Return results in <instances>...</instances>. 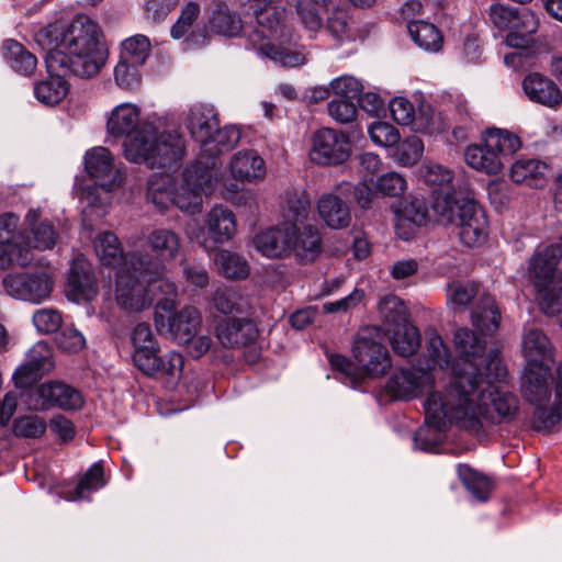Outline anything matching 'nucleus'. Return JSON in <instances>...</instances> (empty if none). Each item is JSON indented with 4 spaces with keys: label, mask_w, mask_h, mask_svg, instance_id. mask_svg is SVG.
<instances>
[{
    "label": "nucleus",
    "mask_w": 562,
    "mask_h": 562,
    "mask_svg": "<svg viewBox=\"0 0 562 562\" xmlns=\"http://www.w3.org/2000/svg\"><path fill=\"white\" fill-rule=\"evenodd\" d=\"M507 374L502 359L492 353L483 376L471 382L470 375L463 374L457 387L447 389L446 405L460 428L477 432L483 419L502 424L517 417L519 400L504 386Z\"/></svg>",
    "instance_id": "obj_1"
},
{
    "label": "nucleus",
    "mask_w": 562,
    "mask_h": 562,
    "mask_svg": "<svg viewBox=\"0 0 562 562\" xmlns=\"http://www.w3.org/2000/svg\"><path fill=\"white\" fill-rule=\"evenodd\" d=\"M46 49L48 72L69 71L79 77H92L105 61L99 25L87 15H77L69 24H49L35 35Z\"/></svg>",
    "instance_id": "obj_2"
},
{
    "label": "nucleus",
    "mask_w": 562,
    "mask_h": 562,
    "mask_svg": "<svg viewBox=\"0 0 562 562\" xmlns=\"http://www.w3.org/2000/svg\"><path fill=\"white\" fill-rule=\"evenodd\" d=\"M106 132L114 137H126L124 157L134 164L167 167L183 153V140L179 134L158 133L143 121L140 108L132 102L120 103L106 114Z\"/></svg>",
    "instance_id": "obj_3"
},
{
    "label": "nucleus",
    "mask_w": 562,
    "mask_h": 562,
    "mask_svg": "<svg viewBox=\"0 0 562 562\" xmlns=\"http://www.w3.org/2000/svg\"><path fill=\"white\" fill-rule=\"evenodd\" d=\"M311 202L305 190L292 189L283 205V257L293 256L302 262L314 261L323 250L319 229L307 223Z\"/></svg>",
    "instance_id": "obj_4"
},
{
    "label": "nucleus",
    "mask_w": 562,
    "mask_h": 562,
    "mask_svg": "<svg viewBox=\"0 0 562 562\" xmlns=\"http://www.w3.org/2000/svg\"><path fill=\"white\" fill-rule=\"evenodd\" d=\"M85 168L89 176L95 179V184L85 187L79 195L83 204V214L95 213L99 217L105 213L109 193L119 188L124 179L120 168L114 165L110 150L99 146L89 149L85 155Z\"/></svg>",
    "instance_id": "obj_5"
},
{
    "label": "nucleus",
    "mask_w": 562,
    "mask_h": 562,
    "mask_svg": "<svg viewBox=\"0 0 562 562\" xmlns=\"http://www.w3.org/2000/svg\"><path fill=\"white\" fill-rule=\"evenodd\" d=\"M551 374L549 367H526L521 392L525 400L536 406L535 424L537 428H549L562 420V363L555 370L554 405H544L551 395Z\"/></svg>",
    "instance_id": "obj_6"
},
{
    "label": "nucleus",
    "mask_w": 562,
    "mask_h": 562,
    "mask_svg": "<svg viewBox=\"0 0 562 562\" xmlns=\"http://www.w3.org/2000/svg\"><path fill=\"white\" fill-rule=\"evenodd\" d=\"M449 366L448 348L437 333H431L427 341L425 363L394 373L386 384L387 392L397 400L415 397L424 387L434 383L431 371Z\"/></svg>",
    "instance_id": "obj_7"
},
{
    "label": "nucleus",
    "mask_w": 562,
    "mask_h": 562,
    "mask_svg": "<svg viewBox=\"0 0 562 562\" xmlns=\"http://www.w3.org/2000/svg\"><path fill=\"white\" fill-rule=\"evenodd\" d=\"M453 344L459 358L451 361L448 353L449 366L441 368L442 370L450 369L452 373V380L446 389L457 387L463 374H469L471 382L476 381L486 372L487 362L492 353H496V357L501 358L496 349L486 351V340L468 328L456 330Z\"/></svg>",
    "instance_id": "obj_8"
},
{
    "label": "nucleus",
    "mask_w": 562,
    "mask_h": 562,
    "mask_svg": "<svg viewBox=\"0 0 562 562\" xmlns=\"http://www.w3.org/2000/svg\"><path fill=\"white\" fill-rule=\"evenodd\" d=\"M521 147L519 137L507 130L491 128L483 145H470L464 151L467 165L487 175H496L503 168V157L515 154Z\"/></svg>",
    "instance_id": "obj_9"
},
{
    "label": "nucleus",
    "mask_w": 562,
    "mask_h": 562,
    "mask_svg": "<svg viewBox=\"0 0 562 562\" xmlns=\"http://www.w3.org/2000/svg\"><path fill=\"white\" fill-rule=\"evenodd\" d=\"M280 0H247L246 10L251 13L258 27L249 36L250 43L261 55L278 60L281 42Z\"/></svg>",
    "instance_id": "obj_10"
},
{
    "label": "nucleus",
    "mask_w": 562,
    "mask_h": 562,
    "mask_svg": "<svg viewBox=\"0 0 562 562\" xmlns=\"http://www.w3.org/2000/svg\"><path fill=\"white\" fill-rule=\"evenodd\" d=\"M151 254L131 251V265L142 272L159 274L166 272V265L180 255L182 243L178 233L169 228H154L146 236Z\"/></svg>",
    "instance_id": "obj_11"
},
{
    "label": "nucleus",
    "mask_w": 562,
    "mask_h": 562,
    "mask_svg": "<svg viewBox=\"0 0 562 562\" xmlns=\"http://www.w3.org/2000/svg\"><path fill=\"white\" fill-rule=\"evenodd\" d=\"M114 297L117 306L127 313H139L153 304V295L145 272L132 267L128 256L115 273Z\"/></svg>",
    "instance_id": "obj_12"
},
{
    "label": "nucleus",
    "mask_w": 562,
    "mask_h": 562,
    "mask_svg": "<svg viewBox=\"0 0 562 562\" xmlns=\"http://www.w3.org/2000/svg\"><path fill=\"white\" fill-rule=\"evenodd\" d=\"M216 184L213 170L207 165L196 164L186 168L180 182L176 181L173 205L188 214L199 213L203 196L210 195Z\"/></svg>",
    "instance_id": "obj_13"
},
{
    "label": "nucleus",
    "mask_w": 562,
    "mask_h": 562,
    "mask_svg": "<svg viewBox=\"0 0 562 562\" xmlns=\"http://www.w3.org/2000/svg\"><path fill=\"white\" fill-rule=\"evenodd\" d=\"M447 389L432 392L425 402V425L415 432V445L424 451H434L442 441L447 427L458 418L450 416L446 405Z\"/></svg>",
    "instance_id": "obj_14"
},
{
    "label": "nucleus",
    "mask_w": 562,
    "mask_h": 562,
    "mask_svg": "<svg viewBox=\"0 0 562 562\" xmlns=\"http://www.w3.org/2000/svg\"><path fill=\"white\" fill-rule=\"evenodd\" d=\"M2 285L11 297L40 304L49 299L54 280L47 270L36 269L8 273L2 279Z\"/></svg>",
    "instance_id": "obj_15"
},
{
    "label": "nucleus",
    "mask_w": 562,
    "mask_h": 562,
    "mask_svg": "<svg viewBox=\"0 0 562 562\" xmlns=\"http://www.w3.org/2000/svg\"><path fill=\"white\" fill-rule=\"evenodd\" d=\"M382 336L378 329L362 330L353 345V356L367 375L376 378L386 373L391 368L390 355L381 342Z\"/></svg>",
    "instance_id": "obj_16"
},
{
    "label": "nucleus",
    "mask_w": 562,
    "mask_h": 562,
    "mask_svg": "<svg viewBox=\"0 0 562 562\" xmlns=\"http://www.w3.org/2000/svg\"><path fill=\"white\" fill-rule=\"evenodd\" d=\"M34 403L30 406L33 411H47L60 408L64 411L79 409L83 405L81 393L64 382L48 381L40 384L32 393Z\"/></svg>",
    "instance_id": "obj_17"
},
{
    "label": "nucleus",
    "mask_w": 562,
    "mask_h": 562,
    "mask_svg": "<svg viewBox=\"0 0 562 562\" xmlns=\"http://www.w3.org/2000/svg\"><path fill=\"white\" fill-rule=\"evenodd\" d=\"M312 161L322 166L341 165L350 156L348 136L333 128H322L313 137L310 151Z\"/></svg>",
    "instance_id": "obj_18"
},
{
    "label": "nucleus",
    "mask_w": 562,
    "mask_h": 562,
    "mask_svg": "<svg viewBox=\"0 0 562 562\" xmlns=\"http://www.w3.org/2000/svg\"><path fill=\"white\" fill-rule=\"evenodd\" d=\"M461 241L469 247L481 245L487 236V218L484 210L475 202L473 195L467 191L459 206L458 221Z\"/></svg>",
    "instance_id": "obj_19"
},
{
    "label": "nucleus",
    "mask_w": 562,
    "mask_h": 562,
    "mask_svg": "<svg viewBox=\"0 0 562 562\" xmlns=\"http://www.w3.org/2000/svg\"><path fill=\"white\" fill-rule=\"evenodd\" d=\"M204 227L207 234V238L203 241L205 248L213 245L225 244L236 234V216L228 207L222 204H215L205 214Z\"/></svg>",
    "instance_id": "obj_20"
},
{
    "label": "nucleus",
    "mask_w": 562,
    "mask_h": 562,
    "mask_svg": "<svg viewBox=\"0 0 562 562\" xmlns=\"http://www.w3.org/2000/svg\"><path fill=\"white\" fill-rule=\"evenodd\" d=\"M67 295L79 303L91 301L98 294L97 279L92 266L82 257L74 260L67 278Z\"/></svg>",
    "instance_id": "obj_21"
},
{
    "label": "nucleus",
    "mask_w": 562,
    "mask_h": 562,
    "mask_svg": "<svg viewBox=\"0 0 562 562\" xmlns=\"http://www.w3.org/2000/svg\"><path fill=\"white\" fill-rule=\"evenodd\" d=\"M133 361L140 371L155 370V353H159L157 339L147 323H138L132 329Z\"/></svg>",
    "instance_id": "obj_22"
},
{
    "label": "nucleus",
    "mask_w": 562,
    "mask_h": 562,
    "mask_svg": "<svg viewBox=\"0 0 562 562\" xmlns=\"http://www.w3.org/2000/svg\"><path fill=\"white\" fill-rule=\"evenodd\" d=\"M390 111L393 120L401 125H411L418 132H428L432 125L431 109L422 106L416 113L413 104L403 97H396L390 101Z\"/></svg>",
    "instance_id": "obj_23"
},
{
    "label": "nucleus",
    "mask_w": 562,
    "mask_h": 562,
    "mask_svg": "<svg viewBox=\"0 0 562 562\" xmlns=\"http://www.w3.org/2000/svg\"><path fill=\"white\" fill-rule=\"evenodd\" d=\"M522 90L530 101L548 108H555L562 102V93L555 82L538 72L525 77Z\"/></svg>",
    "instance_id": "obj_24"
},
{
    "label": "nucleus",
    "mask_w": 562,
    "mask_h": 562,
    "mask_svg": "<svg viewBox=\"0 0 562 562\" xmlns=\"http://www.w3.org/2000/svg\"><path fill=\"white\" fill-rule=\"evenodd\" d=\"M216 337L226 348H239L256 339L257 329L248 319H227L217 325Z\"/></svg>",
    "instance_id": "obj_25"
},
{
    "label": "nucleus",
    "mask_w": 562,
    "mask_h": 562,
    "mask_svg": "<svg viewBox=\"0 0 562 562\" xmlns=\"http://www.w3.org/2000/svg\"><path fill=\"white\" fill-rule=\"evenodd\" d=\"M526 367H549L552 361V346L546 334L538 328H528L522 338Z\"/></svg>",
    "instance_id": "obj_26"
},
{
    "label": "nucleus",
    "mask_w": 562,
    "mask_h": 562,
    "mask_svg": "<svg viewBox=\"0 0 562 562\" xmlns=\"http://www.w3.org/2000/svg\"><path fill=\"white\" fill-rule=\"evenodd\" d=\"M539 21L533 12L522 8L516 10L509 33L505 38V43L514 48H528L532 43V34L537 32Z\"/></svg>",
    "instance_id": "obj_27"
},
{
    "label": "nucleus",
    "mask_w": 562,
    "mask_h": 562,
    "mask_svg": "<svg viewBox=\"0 0 562 562\" xmlns=\"http://www.w3.org/2000/svg\"><path fill=\"white\" fill-rule=\"evenodd\" d=\"M317 212L324 223L333 229H342L349 226L351 214L349 206L333 192L323 193L317 201Z\"/></svg>",
    "instance_id": "obj_28"
},
{
    "label": "nucleus",
    "mask_w": 562,
    "mask_h": 562,
    "mask_svg": "<svg viewBox=\"0 0 562 562\" xmlns=\"http://www.w3.org/2000/svg\"><path fill=\"white\" fill-rule=\"evenodd\" d=\"M548 165L537 158L520 157L510 167V179L515 183L542 188L547 182Z\"/></svg>",
    "instance_id": "obj_29"
},
{
    "label": "nucleus",
    "mask_w": 562,
    "mask_h": 562,
    "mask_svg": "<svg viewBox=\"0 0 562 562\" xmlns=\"http://www.w3.org/2000/svg\"><path fill=\"white\" fill-rule=\"evenodd\" d=\"M218 119L213 108L207 105H193L188 113L187 128L191 136L201 144V149L210 139L216 127Z\"/></svg>",
    "instance_id": "obj_30"
},
{
    "label": "nucleus",
    "mask_w": 562,
    "mask_h": 562,
    "mask_svg": "<svg viewBox=\"0 0 562 562\" xmlns=\"http://www.w3.org/2000/svg\"><path fill=\"white\" fill-rule=\"evenodd\" d=\"M229 171L237 181L252 182L265 176V161L254 150H240L233 156Z\"/></svg>",
    "instance_id": "obj_31"
},
{
    "label": "nucleus",
    "mask_w": 562,
    "mask_h": 562,
    "mask_svg": "<svg viewBox=\"0 0 562 562\" xmlns=\"http://www.w3.org/2000/svg\"><path fill=\"white\" fill-rule=\"evenodd\" d=\"M176 180L168 173H155L147 182L146 198L157 209L166 210L173 205Z\"/></svg>",
    "instance_id": "obj_32"
},
{
    "label": "nucleus",
    "mask_w": 562,
    "mask_h": 562,
    "mask_svg": "<svg viewBox=\"0 0 562 562\" xmlns=\"http://www.w3.org/2000/svg\"><path fill=\"white\" fill-rule=\"evenodd\" d=\"M94 252L99 261L108 267H121L125 259L131 255L124 256L121 243L117 236L112 232H102L93 240Z\"/></svg>",
    "instance_id": "obj_33"
},
{
    "label": "nucleus",
    "mask_w": 562,
    "mask_h": 562,
    "mask_svg": "<svg viewBox=\"0 0 562 562\" xmlns=\"http://www.w3.org/2000/svg\"><path fill=\"white\" fill-rule=\"evenodd\" d=\"M201 325V314L193 306H184L169 317V333L176 341H188Z\"/></svg>",
    "instance_id": "obj_34"
},
{
    "label": "nucleus",
    "mask_w": 562,
    "mask_h": 562,
    "mask_svg": "<svg viewBox=\"0 0 562 562\" xmlns=\"http://www.w3.org/2000/svg\"><path fill=\"white\" fill-rule=\"evenodd\" d=\"M429 218V211L425 201L417 198L412 199L405 203L398 214L396 224L397 233L403 239L407 240L413 235V231H405V227L408 224L423 226L428 222Z\"/></svg>",
    "instance_id": "obj_35"
},
{
    "label": "nucleus",
    "mask_w": 562,
    "mask_h": 562,
    "mask_svg": "<svg viewBox=\"0 0 562 562\" xmlns=\"http://www.w3.org/2000/svg\"><path fill=\"white\" fill-rule=\"evenodd\" d=\"M69 71L48 72L49 78L35 85L34 93L36 99L45 105L59 103L68 92V85L64 75Z\"/></svg>",
    "instance_id": "obj_36"
},
{
    "label": "nucleus",
    "mask_w": 562,
    "mask_h": 562,
    "mask_svg": "<svg viewBox=\"0 0 562 562\" xmlns=\"http://www.w3.org/2000/svg\"><path fill=\"white\" fill-rule=\"evenodd\" d=\"M501 313L492 296L483 294L472 312V324L482 334H493L499 325Z\"/></svg>",
    "instance_id": "obj_37"
},
{
    "label": "nucleus",
    "mask_w": 562,
    "mask_h": 562,
    "mask_svg": "<svg viewBox=\"0 0 562 562\" xmlns=\"http://www.w3.org/2000/svg\"><path fill=\"white\" fill-rule=\"evenodd\" d=\"M408 33L415 44L426 52H438L442 46V35L439 30L426 21H411Z\"/></svg>",
    "instance_id": "obj_38"
},
{
    "label": "nucleus",
    "mask_w": 562,
    "mask_h": 562,
    "mask_svg": "<svg viewBox=\"0 0 562 562\" xmlns=\"http://www.w3.org/2000/svg\"><path fill=\"white\" fill-rule=\"evenodd\" d=\"M240 140V132L236 126L216 127L210 139L201 149L206 157L213 158L233 149Z\"/></svg>",
    "instance_id": "obj_39"
},
{
    "label": "nucleus",
    "mask_w": 562,
    "mask_h": 562,
    "mask_svg": "<svg viewBox=\"0 0 562 562\" xmlns=\"http://www.w3.org/2000/svg\"><path fill=\"white\" fill-rule=\"evenodd\" d=\"M3 57L12 69L23 75H31L37 64V59L33 54L12 40L3 43Z\"/></svg>",
    "instance_id": "obj_40"
},
{
    "label": "nucleus",
    "mask_w": 562,
    "mask_h": 562,
    "mask_svg": "<svg viewBox=\"0 0 562 562\" xmlns=\"http://www.w3.org/2000/svg\"><path fill=\"white\" fill-rule=\"evenodd\" d=\"M386 330L387 333H392L391 344L397 355L407 357L418 349L420 345L419 331L409 323L394 328H387Z\"/></svg>",
    "instance_id": "obj_41"
},
{
    "label": "nucleus",
    "mask_w": 562,
    "mask_h": 562,
    "mask_svg": "<svg viewBox=\"0 0 562 562\" xmlns=\"http://www.w3.org/2000/svg\"><path fill=\"white\" fill-rule=\"evenodd\" d=\"M458 475L470 494L480 502L488 499L493 490L491 480L467 464L458 465Z\"/></svg>",
    "instance_id": "obj_42"
},
{
    "label": "nucleus",
    "mask_w": 562,
    "mask_h": 562,
    "mask_svg": "<svg viewBox=\"0 0 562 562\" xmlns=\"http://www.w3.org/2000/svg\"><path fill=\"white\" fill-rule=\"evenodd\" d=\"M215 265L220 272L227 279L238 280L249 276L250 268L247 260L227 249H221L215 255Z\"/></svg>",
    "instance_id": "obj_43"
},
{
    "label": "nucleus",
    "mask_w": 562,
    "mask_h": 562,
    "mask_svg": "<svg viewBox=\"0 0 562 562\" xmlns=\"http://www.w3.org/2000/svg\"><path fill=\"white\" fill-rule=\"evenodd\" d=\"M211 29L223 36L234 37L243 30V22L239 14L229 10L224 4H218L211 19Z\"/></svg>",
    "instance_id": "obj_44"
},
{
    "label": "nucleus",
    "mask_w": 562,
    "mask_h": 562,
    "mask_svg": "<svg viewBox=\"0 0 562 562\" xmlns=\"http://www.w3.org/2000/svg\"><path fill=\"white\" fill-rule=\"evenodd\" d=\"M462 200L457 199L454 193L440 192L436 194L431 204L435 220L443 225L456 224Z\"/></svg>",
    "instance_id": "obj_45"
},
{
    "label": "nucleus",
    "mask_w": 562,
    "mask_h": 562,
    "mask_svg": "<svg viewBox=\"0 0 562 562\" xmlns=\"http://www.w3.org/2000/svg\"><path fill=\"white\" fill-rule=\"evenodd\" d=\"M379 312L383 322L391 327L408 323L407 308L403 301L395 295H386L379 303Z\"/></svg>",
    "instance_id": "obj_46"
},
{
    "label": "nucleus",
    "mask_w": 562,
    "mask_h": 562,
    "mask_svg": "<svg viewBox=\"0 0 562 562\" xmlns=\"http://www.w3.org/2000/svg\"><path fill=\"white\" fill-rule=\"evenodd\" d=\"M165 273L154 274L145 273L148 279V286L151 292L153 299L160 294L158 305L164 310H171L173 301L177 296V286L175 282L165 277Z\"/></svg>",
    "instance_id": "obj_47"
},
{
    "label": "nucleus",
    "mask_w": 562,
    "mask_h": 562,
    "mask_svg": "<svg viewBox=\"0 0 562 562\" xmlns=\"http://www.w3.org/2000/svg\"><path fill=\"white\" fill-rule=\"evenodd\" d=\"M149 52V40L145 35L136 34L122 42L120 59L143 66Z\"/></svg>",
    "instance_id": "obj_48"
},
{
    "label": "nucleus",
    "mask_w": 562,
    "mask_h": 562,
    "mask_svg": "<svg viewBox=\"0 0 562 562\" xmlns=\"http://www.w3.org/2000/svg\"><path fill=\"white\" fill-rule=\"evenodd\" d=\"M281 231L278 227H268L254 236L255 249L263 257L277 259L281 256Z\"/></svg>",
    "instance_id": "obj_49"
},
{
    "label": "nucleus",
    "mask_w": 562,
    "mask_h": 562,
    "mask_svg": "<svg viewBox=\"0 0 562 562\" xmlns=\"http://www.w3.org/2000/svg\"><path fill=\"white\" fill-rule=\"evenodd\" d=\"M479 295L475 283L453 281L447 286V302L454 311H463Z\"/></svg>",
    "instance_id": "obj_50"
},
{
    "label": "nucleus",
    "mask_w": 562,
    "mask_h": 562,
    "mask_svg": "<svg viewBox=\"0 0 562 562\" xmlns=\"http://www.w3.org/2000/svg\"><path fill=\"white\" fill-rule=\"evenodd\" d=\"M325 29L338 44L352 38L350 18L345 9H333L327 16Z\"/></svg>",
    "instance_id": "obj_51"
},
{
    "label": "nucleus",
    "mask_w": 562,
    "mask_h": 562,
    "mask_svg": "<svg viewBox=\"0 0 562 562\" xmlns=\"http://www.w3.org/2000/svg\"><path fill=\"white\" fill-rule=\"evenodd\" d=\"M423 151V140L413 135L398 142L392 156L398 165L408 167L415 165L422 158Z\"/></svg>",
    "instance_id": "obj_52"
},
{
    "label": "nucleus",
    "mask_w": 562,
    "mask_h": 562,
    "mask_svg": "<svg viewBox=\"0 0 562 562\" xmlns=\"http://www.w3.org/2000/svg\"><path fill=\"white\" fill-rule=\"evenodd\" d=\"M105 485L103 469L100 463L92 464L79 481L75 492L67 497L68 501L86 498L87 494Z\"/></svg>",
    "instance_id": "obj_53"
},
{
    "label": "nucleus",
    "mask_w": 562,
    "mask_h": 562,
    "mask_svg": "<svg viewBox=\"0 0 562 562\" xmlns=\"http://www.w3.org/2000/svg\"><path fill=\"white\" fill-rule=\"evenodd\" d=\"M32 322L40 334L48 335L60 328L63 324V315L58 310L43 307L33 313Z\"/></svg>",
    "instance_id": "obj_54"
},
{
    "label": "nucleus",
    "mask_w": 562,
    "mask_h": 562,
    "mask_svg": "<svg viewBox=\"0 0 562 562\" xmlns=\"http://www.w3.org/2000/svg\"><path fill=\"white\" fill-rule=\"evenodd\" d=\"M183 368V357L175 351L168 352L162 357L155 353V370L143 371L147 375H168L178 378Z\"/></svg>",
    "instance_id": "obj_55"
},
{
    "label": "nucleus",
    "mask_w": 562,
    "mask_h": 562,
    "mask_svg": "<svg viewBox=\"0 0 562 562\" xmlns=\"http://www.w3.org/2000/svg\"><path fill=\"white\" fill-rule=\"evenodd\" d=\"M32 260L33 254L30 247H20L18 244L9 246L0 243V269H4L10 265L24 267Z\"/></svg>",
    "instance_id": "obj_56"
},
{
    "label": "nucleus",
    "mask_w": 562,
    "mask_h": 562,
    "mask_svg": "<svg viewBox=\"0 0 562 562\" xmlns=\"http://www.w3.org/2000/svg\"><path fill=\"white\" fill-rule=\"evenodd\" d=\"M139 67L140 65L120 59L114 69L116 85L125 90L137 88L140 83Z\"/></svg>",
    "instance_id": "obj_57"
},
{
    "label": "nucleus",
    "mask_w": 562,
    "mask_h": 562,
    "mask_svg": "<svg viewBox=\"0 0 562 562\" xmlns=\"http://www.w3.org/2000/svg\"><path fill=\"white\" fill-rule=\"evenodd\" d=\"M372 184L381 195L385 196H398L406 190L405 179L395 171L383 173Z\"/></svg>",
    "instance_id": "obj_58"
},
{
    "label": "nucleus",
    "mask_w": 562,
    "mask_h": 562,
    "mask_svg": "<svg viewBox=\"0 0 562 562\" xmlns=\"http://www.w3.org/2000/svg\"><path fill=\"white\" fill-rule=\"evenodd\" d=\"M371 140L379 146L391 147L400 142V133L396 127L387 122H373L368 128Z\"/></svg>",
    "instance_id": "obj_59"
},
{
    "label": "nucleus",
    "mask_w": 562,
    "mask_h": 562,
    "mask_svg": "<svg viewBox=\"0 0 562 562\" xmlns=\"http://www.w3.org/2000/svg\"><path fill=\"white\" fill-rule=\"evenodd\" d=\"M46 430L45 420L36 415L21 416L13 423V432L18 437L37 438Z\"/></svg>",
    "instance_id": "obj_60"
},
{
    "label": "nucleus",
    "mask_w": 562,
    "mask_h": 562,
    "mask_svg": "<svg viewBox=\"0 0 562 562\" xmlns=\"http://www.w3.org/2000/svg\"><path fill=\"white\" fill-rule=\"evenodd\" d=\"M19 217L12 213L0 216V243L13 246L18 244L20 247H30L24 237L16 233Z\"/></svg>",
    "instance_id": "obj_61"
},
{
    "label": "nucleus",
    "mask_w": 562,
    "mask_h": 562,
    "mask_svg": "<svg viewBox=\"0 0 562 562\" xmlns=\"http://www.w3.org/2000/svg\"><path fill=\"white\" fill-rule=\"evenodd\" d=\"M330 90L342 99L353 100L363 90L362 82L352 76H340L330 81Z\"/></svg>",
    "instance_id": "obj_62"
},
{
    "label": "nucleus",
    "mask_w": 562,
    "mask_h": 562,
    "mask_svg": "<svg viewBox=\"0 0 562 562\" xmlns=\"http://www.w3.org/2000/svg\"><path fill=\"white\" fill-rule=\"evenodd\" d=\"M26 360L42 370L44 373L54 368L53 351L47 342H36L27 352Z\"/></svg>",
    "instance_id": "obj_63"
},
{
    "label": "nucleus",
    "mask_w": 562,
    "mask_h": 562,
    "mask_svg": "<svg viewBox=\"0 0 562 562\" xmlns=\"http://www.w3.org/2000/svg\"><path fill=\"white\" fill-rule=\"evenodd\" d=\"M56 345L67 352H78L86 346L85 336L74 326H65L56 337Z\"/></svg>",
    "instance_id": "obj_64"
}]
</instances>
